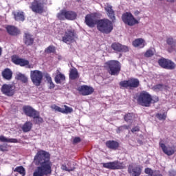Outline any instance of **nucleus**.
<instances>
[{
  "instance_id": "obj_1",
  "label": "nucleus",
  "mask_w": 176,
  "mask_h": 176,
  "mask_svg": "<svg viewBox=\"0 0 176 176\" xmlns=\"http://www.w3.org/2000/svg\"><path fill=\"white\" fill-rule=\"evenodd\" d=\"M36 164H40L33 173V176H49L52 175V167L53 162L50 161V153L49 152L40 150L34 156Z\"/></svg>"
},
{
  "instance_id": "obj_2",
  "label": "nucleus",
  "mask_w": 176,
  "mask_h": 176,
  "mask_svg": "<svg viewBox=\"0 0 176 176\" xmlns=\"http://www.w3.org/2000/svg\"><path fill=\"white\" fill-rule=\"evenodd\" d=\"M85 23L90 28L97 25V30L102 34H111L113 31V24L108 19H97L96 14H88L85 16Z\"/></svg>"
},
{
  "instance_id": "obj_3",
  "label": "nucleus",
  "mask_w": 176,
  "mask_h": 176,
  "mask_svg": "<svg viewBox=\"0 0 176 176\" xmlns=\"http://www.w3.org/2000/svg\"><path fill=\"white\" fill-rule=\"evenodd\" d=\"M104 68L108 71L109 75L118 76L120 74L122 65L119 60H111L104 63Z\"/></svg>"
},
{
  "instance_id": "obj_4",
  "label": "nucleus",
  "mask_w": 176,
  "mask_h": 176,
  "mask_svg": "<svg viewBox=\"0 0 176 176\" xmlns=\"http://www.w3.org/2000/svg\"><path fill=\"white\" fill-rule=\"evenodd\" d=\"M138 104L142 107H149L152 104V95L146 92V91H142L138 96Z\"/></svg>"
},
{
  "instance_id": "obj_5",
  "label": "nucleus",
  "mask_w": 176,
  "mask_h": 176,
  "mask_svg": "<svg viewBox=\"0 0 176 176\" xmlns=\"http://www.w3.org/2000/svg\"><path fill=\"white\" fill-rule=\"evenodd\" d=\"M120 89H137L140 87V80L138 78H129L127 80L120 81L119 83Z\"/></svg>"
},
{
  "instance_id": "obj_6",
  "label": "nucleus",
  "mask_w": 176,
  "mask_h": 176,
  "mask_svg": "<svg viewBox=\"0 0 176 176\" xmlns=\"http://www.w3.org/2000/svg\"><path fill=\"white\" fill-rule=\"evenodd\" d=\"M78 14L72 10H62L57 14L58 20H76Z\"/></svg>"
},
{
  "instance_id": "obj_7",
  "label": "nucleus",
  "mask_w": 176,
  "mask_h": 176,
  "mask_svg": "<svg viewBox=\"0 0 176 176\" xmlns=\"http://www.w3.org/2000/svg\"><path fill=\"white\" fill-rule=\"evenodd\" d=\"M76 38H78V36H76V32L74 29L70 28L65 31V33L62 36V41H63L64 43H74Z\"/></svg>"
},
{
  "instance_id": "obj_8",
  "label": "nucleus",
  "mask_w": 176,
  "mask_h": 176,
  "mask_svg": "<svg viewBox=\"0 0 176 176\" xmlns=\"http://www.w3.org/2000/svg\"><path fill=\"white\" fill-rule=\"evenodd\" d=\"M30 79L33 85L38 87L41 86L43 80V73L39 70H32L30 71Z\"/></svg>"
},
{
  "instance_id": "obj_9",
  "label": "nucleus",
  "mask_w": 176,
  "mask_h": 176,
  "mask_svg": "<svg viewBox=\"0 0 176 176\" xmlns=\"http://www.w3.org/2000/svg\"><path fill=\"white\" fill-rule=\"evenodd\" d=\"M30 9L34 12L42 14L45 12V3L42 0H34L30 6Z\"/></svg>"
},
{
  "instance_id": "obj_10",
  "label": "nucleus",
  "mask_w": 176,
  "mask_h": 176,
  "mask_svg": "<svg viewBox=\"0 0 176 176\" xmlns=\"http://www.w3.org/2000/svg\"><path fill=\"white\" fill-rule=\"evenodd\" d=\"M102 166L104 168H108L109 170H124L126 168L124 163L120 162L119 160L103 163Z\"/></svg>"
},
{
  "instance_id": "obj_11",
  "label": "nucleus",
  "mask_w": 176,
  "mask_h": 176,
  "mask_svg": "<svg viewBox=\"0 0 176 176\" xmlns=\"http://www.w3.org/2000/svg\"><path fill=\"white\" fill-rule=\"evenodd\" d=\"M158 64L164 69H169L173 71L176 68V64L173 60L164 58L158 60Z\"/></svg>"
},
{
  "instance_id": "obj_12",
  "label": "nucleus",
  "mask_w": 176,
  "mask_h": 176,
  "mask_svg": "<svg viewBox=\"0 0 176 176\" xmlns=\"http://www.w3.org/2000/svg\"><path fill=\"white\" fill-rule=\"evenodd\" d=\"M122 20L124 24L129 25L130 27H133V25H135V24H138V21L134 18L133 14L131 12H125L122 15Z\"/></svg>"
},
{
  "instance_id": "obj_13",
  "label": "nucleus",
  "mask_w": 176,
  "mask_h": 176,
  "mask_svg": "<svg viewBox=\"0 0 176 176\" xmlns=\"http://www.w3.org/2000/svg\"><path fill=\"white\" fill-rule=\"evenodd\" d=\"M1 91L4 96L13 97L16 93V86L12 84H3L1 88Z\"/></svg>"
},
{
  "instance_id": "obj_14",
  "label": "nucleus",
  "mask_w": 176,
  "mask_h": 176,
  "mask_svg": "<svg viewBox=\"0 0 176 176\" xmlns=\"http://www.w3.org/2000/svg\"><path fill=\"white\" fill-rule=\"evenodd\" d=\"M128 173L131 176H140L142 173V167L140 165L133 166V165H129L128 166Z\"/></svg>"
},
{
  "instance_id": "obj_15",
  "label": "nucleus",
  "mask_w": 176,
  "mask_h": 176,
  "mask_svg": "<svg viewBox=\"0 0 176 176\" xmlns=\"http://www.w3.org/2000/svg\"><path fill=\"white\" fill-rule=\"evenodd\" d=\"M78 91L81 96H90V94H93V93H94V89L87 85H82L79 87L78 88Z\"/></svg>"
},
{
  "instance_id": "obj_16",
  "label": "nucleus",
  "mask_w": 176,
  "mask_h": 176,
  "mask_svg": "<svg viewBox=\"0 0 176 176\" xmlns=\"http://www.w3.org/2000/svg\"><path fill=\"white\" fill-rule=\"evenodd\" d=\"M111 49L117 52L126 53L129 52V47L123 45L119 43H113L111 44Z\"/></svg>"
},
{
  "instance_id": "obj_17",
  "label": "nucleus",
  "mask_w": 176,
  "mask_h": 176,
  "mask_svg": "<svg viewBox=\"0 0 176 176\" xmlns=\"http://www.w3.org/2000/svg\"><path fill=\"white\" fill-rule=\"evenodd\" d=\"M35 42V38L34 35L30 34L29 32H25L23 34V43L25 46H32Z\"/></svg>"
},
{
  "instance_id": "obj_18",
  "label": "nucleus",
  "mask_w": 176,
  "mask_h": 176,
  "mask_svg": "<svg viewBox=\"0 0 176 176\" xmlns=\"http://www.w3.org/2000/svg\"><path fill=\"white\" fill-rule=\"evenodd\" d=\"M65 109H63L56 104H54L51 107L52 109H54L56 112H60V113H72L74 109L72 107H69L67 105L63 106Z\"/></svg>"
},
{
  "instance_id": "obj_19",
  "label": "nucleus",
  "mask_w": 176,
  "mask_h": 176,
  "mask_svg": "<svg viewBox=\"0 0 176 176\" xmlns=\"http://www.w3.org/2000/svg\"><path fill=\"white\" fill-rule=\"evenodd\" d=\"M104 10L107 12L109 19L111 20L110 21L112 22V24H113V23H115V20H116V16H115V11L112 8V6L108 4L106 7H104Z\"/></svg>"
},
{
  "instance_id": "obj_20",
  "label": "nucleus",
  "mask_w": 176,
  "mask_h": 176,
  "mask_svg": "<svg viewBox=\"0 0 176 176\" xmlns=\"http://www.w3.org/2000/svg\"><path fill=\"white\" fill-rule=\"evenodd\" d=\"M160 146L162 148V151L165 155H167V156H172V155H174L175 153V149L174 147H171L170 146H166L164 143H160Z\"/></svg>"
},
{
  "instance_id": "obj_21",
  "label": "nucleus",
  "mask_w": 176,
  "mask_h": 176,
  "mask_svg": "<svg viewBox=\"0 0 176 176\" xmlns=\"http://www.w3.org/2000/svg\"><path fill=\"white\" fill-rule=\"evenodd\" d=\"M23 111L25 115L29 118H32L38 112V111L35 110V109H33L32 107L29 105L23 106Z\"/></svg>"
},
{
  "instance_id": "obj_22",
  "label": "nucleus",
  "mask_w": 176,
  "mask_h": 176,
  "mask_svg": "<svg viewBox=\"0 0 176 176\" xmlns=\"http://www.w3.org/2000/svg\"><path fill=\"white\" fill-rule=\"evenodd\" d=\"M6 30L8 34L11 36H17V35H20V30H19L16 26L7 25L6 27Z\"/></svg>"
},
{
  "instance_id": "obj_23",
  "label": "nucleus",
  "mask_w": 176,
  "mask_h": 176,
  "mask_svg": "<svg viewBox=\"0 0 176 176\" xmlns=\"http://www.w3.org/2000/svg\"><path fill=\"white\" fill-rule=\"evenodd\" d=\"M105 145L108 149H111L112 151H118L120 144L116 140H108L106 142Z\"/></svg>"
},
{
  "instance_id": "obj_24",
  "label": "nucleus",
  "mask_w": 176,
  "mask_h": 176,
  "mask_svg": "<svg viewBox=\"0 0 176 176\" xmlns=\"http://www.w3.org/2000/svg\"><path fill=\"white\" fill-rule=\"evenodd\" d=\"M166 43L167 45H168V46H170V47L168 48V53H173V52H175V50H175L176 42L172 36L166 38Z\"/></svg>"
},
{
  "instance_id": "obj_25",
  "label": "nucleus",
  "mask_w": 176,
  "mask_h": 176,
  "mask_svg": "<svg viewBox=\"0 0 176 176\" xmlns=\"http://www.w3.org/2000/svg\"><path fill=\"white\" fill-rule=\"evenodd\" d=\"M12 62L16 65H20V67H25V65H30V61H28V60L20 58H13Z\"/></svg>"
},
{
  "instance_id": "obj_26",
  "label": "nucleus",
  "mask_w": 176,
  "mask_h": 176,
  "mask_svg": "<svg viewBox=\"0 0 176 176\" xmlns=\"http://www.w3.org/2000/svg\"><path fill=\"white\" fill-rule=\"evenodd\" d=\"M54 81L57 85H63L65 82V75L57 70V73L54 78Z\"/></svg>"
},
{
  "instance_id": "obj_27",
  "label": "nucleus",
  "mask_w": 176,
  "mask_h": 176,
  "mask_svg": "<svg viewBox=\"0 0 176 176\" xmlns=\"http://www.w3.org/2000/svg\"><path fill=\"white\" fill-rule=\"evenodd\" d=\"M132 45L134 47H138L142 49L145 47V40L143 38H136L132 42Z\"/></svg>"
},
{
  "instance_id": "obj_28",
  "label": "nucleus",
  "mask_w": 176,
  "mask_h": 176,
  "mask_svg": "<svg viewBox=\"0 0 176 176\" xmlns=\"http://www.w3.org/2000/svg\"><path fill=\"white\" fill-rule=\"evenodd\" d=\"M32 122L31 121H26L21 126V130L23 133H30L32 130Z\"/></svg>"
},
{
  "instance_id": "obj_29",
  "label": "nucleus",
  "mask_w": 176,
  "mask_h": 176,
  "mask_svg": "<svg viewBox=\"0 0 176 176\" xmlns=\"http://www.w3.org/2000/svg\"><path fill=\"white\" fill-rule=\"evenodd\" d=\"M15 79H16V80H20L23 85H28V77H27L25 74L19 73L16 74Z\"/></svg>"
},
{
  "instance_id": "obj_30",
  "label": "nucleus",
  "mask_w": 176,
  "mask_h": 176,
  "mask_svg": "<svg viewBox=\"0 0 176 176\" xmlns=\"http://www.w3.org/2000/svg\"><path fill=\"white\" fill-rule=\"evenodd\" d=\"M2 76L3 79L10 80V79H12V76H13V72H12L9 68L5 69L2 72Z\"/></svg>"
},
{
  "instance_id": "obj_31",
  "label": "nucleus",
  "mask_w": 176,
  "mask_h": 176,
  "mask_svg": "<svg viewBox=\"0 0 176 176\" xmlns=\"http://www.w3.org/2000/svg\"><path fill=\"white\" fill-rule=\"evenodd\" d=\"M69 78L72 80H75V79H78V78H79V73L78 72V69H76V68L70 69Z\"/></svg>"
},
{
  "instance_id": "obj_32",
  "label": "nucleus",
  "mask_w": 176,
  "mask_h": 176,
  "mask_svg": "<svg viewBox=\"0 0 176 176\" xmlns=\"http://www.w3.org/2000/svg\"><path fill=\"white\" fill-rule=\"evenodd\" d=\"M0 141L1 142H10L11 144H19V140L17 139H9L3 135L0 136Z\"/></svg>"
},
{
  "instance_id": "obj_33",
  "label": "nucleus",
  "mask_w": 176,
  "mask_h": 176,
  "mask_svg": "<svg viewBox=\"0 0 176 176\" xmlns=\"http://www.w3.org/2000/svg\"><path fill=\"white\" fill-rule=\"evenodd\" d=\"M14 17L16 21H24L25 20V16H24L23 12H18L14 14Z\"/></svg>"
},
{
  "instance_id": "obj_34",
  "label": "nucleus",
  "mask_w": 176,
  "mask_h": 176,
  "mask_svg": "<svg viewBox=\"0 0 176 176\" xmlns=\"http://www.w3.org/2000/svg\"><path fill=\"white\" fill-rule=\"evenodd\" d=\"M34 122L36 124H41L43 122V118L41 117L39 111H37L34 116H32Z\"/></svg>"
},
{
  "instance_id": "obj_35",
  "label": "nucleus",
  "mask_w": 176,
  "mask_h": 176,
  "mask_svg": "<svg viewBox=\"0 0 176 176\" xmlns=\"http://www.w3.org/2000/svg\"><path fill=\"white\" fill-rule=\"evenodd\" d=\"M67 166L68 167H67L66 164H62L61 165V170H63V171H68L69 173L71 171H74V170H75V166H71V162H69L67 163Z\"/></svg>"
},
{
  "instance_id": "obj_36",
  "label": "nucleus",
  "mask_w": 176,
  "mask_h": 176,
  "mask_svg": "<svg viewBox=\"0 0 176 176\" xmlns=\"http://www.w3.org/2000/svg\"><path fill=\"white\" fill-rule=\"evenodd\" d=\"M14 173H19L22 176H25V168L23 166H16L14 169Z\"/></svg>"
},
{
  "instance_id": "obj_37",
  "label": "nucleus",
  "mask_w": 176,
  "mask_h": 176,
  "mask_svg": "<svg viewBox=\"0 0 176 176\" xmlns=\"http://www.w3.org/2000/svg\"><path fill=\"white\" fill-rule=\"evenodd\" d=\"M133 118H134V113H128L124 116V120L126 122H132Z\"/></svg>"
},
{
  "instance_id": "obj_38",
  "label": "nucleus",
  "mask_w": 176,
  "mask_h": 176,
  "mask_svg": "<svg viewBox=\"0 0 176 176\" xmlns=\"http://www.w3.org/2000/svg\"><path fill=\"white\" fill-rule=\"evenodd\" d=\"M45 53L47 54H51V53H56V47L54 45H50L45 50Z\"/></svg>"
},
{
  "instance_id": "obj_39",
  "label": "nucleus",
  "mask_w": 176,
  "mask_h": 176,
  "mask_svg": "<svg viewBox=\"0 0 176 176\" xmlns=\"http://www.w3.org/2000/svg\"><path fill=\"white\" fill-rule=\"evenodd\" d=\"M153 56H155V52L151 49H148L144 53V57H146L147 58H149V57H152Z\"/></svg>"
},
{
  "instance_id": "obj_40",
  "label": "nucleus",
  "mask_w": 176,
  "mask_h": 176,
  "mask_svg": "<svg viewBox=\"0 0 176 176\" xmlns=\"http://www.w3.org/2000/svg\"><path fill=\"white\" fill-rule=\"evenodd\" d=\"M153 89L155 91H162L164 89V85L157 84L153 87Z\"/></svg>"
},
{
  "instance_id": "obj_41",
  "label": "nucleus",
  "mask_w": 176,
  "mask_h": 176,
  "mask_svg": "<svg viewBox=\"0 0 176 176\" xmlns=\"http://www.w3.org/2000/svg\"><path fill=\"white\" fill-rule=\"evenodd\" d=\"M156 118L159 120H166L167 116L166 115V113H157L155 115Z\"/></svg>"
},
{
  "instance_id": "obj_42",
  "label": "nucleus",
  "mask_w": 176,
  "mask_h": 176,
  "mask_svg": "<svg viewBox=\"0 0 176 176\" xmlns=\"http://www.w3.org/2000/svg\"><path fill=\"white\" fill-rule=\"evenodd\" d=\"M145 174H148L150 176H153V170L151 168H146L144 170Z\"/></svg>"
},
{
  "instance_id": "obj_43",
  "label": "nucleus",
  "mask_w": 176,
  "mask_h": 176,
  "mask_svg": "<svg viewBox=\"0 0 176 176\" xmlns=\"http://www.w3.org/2000/svg\"><path fill=\"white\" fill-rule=\"evenodd\" d=\"M130 126L129 125H122L118 128L119 132L123 131V130H129Z\"/></svg>"
},
{
  "instance_id": "obj_44",
  "label": "nucleus",
  "mask_w": 176,
  "mask_h": 176,
  "mask_svg": "<svg viewBox=\"0 0 176 176\" xmlns=\"http://www.w3.org/2000/svg\"><path fill=\"white\" fill-rule=\"evenodd\" d=\"M0 151L1 152L8 151V144H0Z\"/></svg>"
},
{
  "instance_id": "obj_45",
  "label": "nucleus",
  "mask_w": 176,
  "mask_h": 176,
  "mask_svg": "<svg viewBox=\"0 0 176 176\" xmlns=\"http://www.w3.org/2000/svg\"><path fill=\"white\" fill-rule=\"evenodd\" d=\"M156 102H159V96H155L153 98L151 96V104H156Z\"/></svg>"
},
{
  "instance_id": "obj_46",
  "label": "nucleus",
  "mask_w": 176,
  "mask_h": 176,
  "mask_svg": "<svg viewBox=\"0 0 176 176\" xmlns=\"http://www.w3.org/2000/svg\"><path fill=\"white\" fill-rule=\"evenodd\" d=\"M80 141H82V140L80 139V138L79 137H76L74 138L73 140V144H79V142H80Z\"/></svg>"
},
{
  "instance_id": "obj_47",
  "label": "nucleus",
  "mask_w": 176,
  "mask_h": 176,
  "mask_svg": "<svg viewBox=\"0 0 176 176\" xmlns=\"http://www.w3.org/2000/svg\"><path fill=\"white\" fill-rule=\"evenodd\" d=\"M138 131H140V127H138V126H135V127L132 128V129H131V133H136Z\"/></svg>"
},
{
  "instance_id": "obj_48",
  "label": "nucleus",
  "mask_w": 176,
  "mask_h": 176,
  "mask_svg": "<svg viewBox=\"0 0 176 176\" xmlns=\"http://www.w3.org/2000/svg\"><path fill=\"white\" fill-rule=\"evenodd\" d=\"M169 176H176V171H174V170L169 171Z\"/></svg>"
},
{
  "instance_id": "obj_49",
  "label": "nucleus",
  "mask_w": 176,
  "mask_h": 176,
  "mask_svg": "<svg viewBox=\"0 0 176 176\" xmlns=\"http://www.w3.org/2000/svg\"><path fill=\"white\" fill-rule=\"evenodd\" d=\"M46 79H47V81L48 83H50V82H53L52 80V77L50 76H46Z\"/></svg>"
},
{
  "instance_id": "obj_50",
  "label": "nucleus",
  "mask_w": 176,
  "mask_h": 176,
  "mask_svg": "<svg viewBox=\"0 0 176 176\" xmlns=\"http://www.w3.org/2000/svg\"><path fill=\"white\" fill-rule=\"evenodd\" d=\"M50 84V89H54L55 85L54 83H53V81H52L51 82H49Z\"/></svg>"
},
{
  "instance_id": "obj_51",
  "label": "nucleus",
  "mask_w": 176,
  "mask_h": 176,
  "mask_svg": "<svg viewBox=\"0 0 176 176\" xmlns=\"http://www.w3.org/2000/svg\"><path fill=\"white\" fill-rule=\"evenodd\" d=\"M166 2H170V3H174L175 0H166Z\"/></svg>"
},
{
  "instance_id": "obj_52",
  "label": "nucleus",
  "mask_w": 176,
  "mask_h": 176,
  "mask_svg": "<svg viewBox=\"0 0 176 176\" xmlns=\"http://www.w3.org/2000/svg\"><path fill=\"white\" fill-rule=\"evenodd\" d=\"M0 56H2V47H0Z\"/></svg>"
},
{
  "instance_id": "obj_53",
  "label": "nucleus",
  "mask_w": 176,
  "mask_h": 176,
  "mask_svg": "<svg viewBox=\"0 0 176 176\" xmlns=\"http://www.w3.org/2000/svg\"><path fill=\"white\" fill-rule=\"evenodd\" d=\"M159 1H163V0H159Z\"/></svg>"
}]
</instances>
